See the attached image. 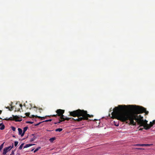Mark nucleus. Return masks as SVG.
I'll use <instances>...</instances> for the list:
<instances>
[{"label": "nucleus", "instance_id": "f257e3e1", "mask_svg": "<svg viewBox=\"0 0 155 155\" xmlns=\"http://www.w3.org/2000/svg\"><path fill=\"white\" fill-rule=\"evenodd\" d=\"M144 112L146 114H148L149 113L146 109L142 107L133 105H119L114 107L111 114L112 117L123 122L129 120L130 124L134 125L136 124L134 121V120L140 125L138 128L141 126H143L144 128V125L148 124L147 121H144L143 117L140 115H137L138 114Z\"/></svg>", "mask_w": 155, "mask_h": 155}, {"label": "nucleus", "instance_id": "f03ea898", "mask_svg": "<svg viewBox=\"0 0 155 155\" xmlns=\"http://www.w3.org/2000/svg\"><path fill=\"white\" fill-rule=\"evenodd\" d=\"M69 114L71 116L78 117V118L75 119L73 118H71L72 120H73L78 122H80L83 120H87L88 119V117L90 118L93 117V115H90L87 114V111L79 109L73 111L69 112Z\"/></svg>", "mask_w": 155, "mask_h": 155}, {"label": "nucleus", "instance_id": "7ed1b4c3", "mask_svg": "<svg viewBox=\"0 0 155 155\" xmlns=\"http://www.w3.org/2000/svg\"><path fill=\"white\" fill-rule=\"evenodd\" d=\"M12 117H10L8 118H6L2 120H15V121H21L22 120L21 119L22 117L21 116L19 117L17 115L15 116L13 115H12Z\"/></svg>", "mask_w": 155, "mask_h": 155}, {"label": "nucleus", "instance_id": "20e7f679", "mask_svg": "<svg viewBox=\"0 0 155 155\" xmlns=\"http://www.w3.org/2000/svg\"><path fill=\"white\" fill-rule=\"evenodd\" d=\"M56 112L57 114L56 115H52V116L54 117H57V116H60V117H59V119H61V117H64V115H63V114L64 113V110L59 109L57 110Z\"/></svg>", "mask_w": 155, "mask_h": 155}, {"label": "nucleus", "instance_id": "39448f33", "mask_svg": "<svg viewBox=\"0 0 155 155\" xmlns=\"http://www.w3.org/2000/svg\"><path fill=\"white\" fill-rule=\"evenodd\" d=\"M155 124V120L153 121L152 122H150L149 125V124H145L144 126V129L146 130H147L150 129L153 124Z\"/></svg>", "mask_w": 155, "mask_h": 155}, {"label": "nucleus", "instance_id": "423d86ee", "mask_svg": "<svg viewBox=\"0 0 155 155\" xmlns=\"http://www.w3.org/2000/svg\"><path fill=\"white\" fill-rule=\"evenodd\" d=\"M13 147V145L12 146H11L4 148L3 149L2 154L3 155H5L8 151L10 150Z\"/></svg>", "mask_w": 155, "mask_h": 155}, {"label": "nucleus", "instance_id": "0eeeda50", "mask_svg": "<svg viewBox=\"0 0 155 155\" xmlns=\"http://www.w3.org/2000/svg\"><path fill=\"white\" fill-rule=\"evenodd\" d=\"M71 118H68V117H66L64 118V117H61V119H59V122H61L62 121H64L65 120H69Z\"/></svg>", "mask_w": 155, "mask_h": 155}, {"label": "nucleus", "instance_id": "6e6552de", "mask_svg": "<svg viewBox=\"0 0 155 155\" xmlns=\"http://www.w3.org/2000/svg\"><path fill=\"white\" fill-rule=\"evenodd\" d=\"M28 128V127H25L24 128L23 133H22V134H21V137H23L24 135L25 132L27 130Z\"/></svg>", "mask_w": 155, "mask_h": 155}, {"label": "nucleus", "instance_id": "1a4fd4ad", "mask_svg": "<svg viewBox=\"0 0 155 155\" xmlns=\"http://www.w3.org/2000/svg\"><path fill=\"white\" fill-rule=\"evenodd\" d=\"M0 126H1V127H0V130H3L5 129V126L3 123L0 124Z\"/></svg>", "mask_w": 155, "mask_h": 155}, {"label": "nucleus", "instance_id": "9d476101", "mask_svg": "<svg viewBox=\"0 0 155 155\" xmlns=\"http://www.w3.org/2000/svg\"><path fill=\"white\" fill-rule=\"evenodd\" d=\"M18 133L19 135H21V134H22V130L20 128H18Z\"/></svg>", "mask_w": 155, "mask_h": 155}, {"label": "nucleus", "instance_id": "9b49d317", "mask_svg": "<svg viewBox=\"0 0 155 155\" xmlns=\"http://www.w3.org/2000/svg\"><path fill=\"white\" fill-rule=\"evenodd\" d=\"M56 139V138L55 137H52L49 140L51 143L53 142V141Z\"/></svg>", "mask_w": 155, "mask_h": 155}, {"label": "nucleus", "instance_id": "f8f14e48", "mask_svg": "<svg viewBox=\"0 0 155 155\" xmlns=\"http://www.w3.org/2000/svg\"><path fill=\"white\" fill-rule=\"evenodd\" d=\"M34 144H27L25 146H24V148H26L30 147V146H32L33 145H34Z\"/></svg>", "mask_w": 155, "mask_h": 155}, {"label": "nucleus", "instance_id": "ddd939ff", "mask_svg": "<svg viewBox=\"0 0 155 155\" xmlns=\"http://www.w3.org/2000/svg\"><path fill=\"white\" fill-rule=\"evenodd\" d=\"M38 117V118H43V119H45V117H41L40 116H35L34 115H32V117Z\"/></svg>", "mask_w": 155, "mask_h": 155}, {"label": "nucleus", "instance_id": "4468645a", "mask_svg": "<svg viewBox=\"0 0 155 155\" xmlns=\"http://www.w3.org/2000/svg\"><path fill=\"white\" fill-rule=\"evenodd\" d=\"M36 137L34 136L33 138H32L30 140V142H32L35 140L36 139Z\"/></svg>", "mask_w": 155, "mask_h": 155}, {"label": "nucleus", "instance_id": "2eb2a0df", "mask_svg": "<svg viewBox=\"0 0 155 155\" xmlns=\"http://www.w3.org/2000/svg\"><path fill=\"white\" fill-rule=\"evenodd\" d=\"M63 129L62 128H59L56 129L55 130V131L56 132H57V131L60 132V131H61Z\"/></svg>", "mask_w": 155, "mask_h": 155}, {"label": "nucleus", "instance_id": "dca6fc26", "mask_svg": "<svg viewBox=\"0 0 155 155\" xmlns=\"http://www.w3.org/2000/svg\"><path fill=\"white\" fill-rule=\"evenodd\" d=\"M24 145V143H22L21 145L20 146V147H19V149H20V150H21L22 149V147Z\"/></svg>", "mask_w": 155, "mask_h": 155}, {"label": "nucleus", "instance_id": "f3484780", "mask_svg": "<svg viewBox=\"0 0 155 155\" xmlns=\"http://www.w3.org/2000/svg\"><path fill=\"white\" fill-rule=\"evenodd\" d=\"M4 143H3L0 146V151L2 149V148L3 147Z\"/></svg>", "mask_w": 155, "mask_h": 155}, {"label": "nucleus", "instance_id": "a211bd4d", "mask_svg": "<svg viewBox=\"0 0 155 155\" xmlns=\"http://www.w3.org/2000/svg\"><path fill=\"white\" fill-rule=\"evenodd\" d=\"M18 143V141H15V143H14L15 146V147H16Z\"/></svg>", "mask_w": 155, "mask_h": 155}, {"label": "nucleus", "instance_id": "6ab92c4d", "mask_svg": "<svg viewBox=\"0 0 155 155\" xmlns=\"http://www.w3.org/2000/svg\"><path fill=\"white\" fill-rule=\"evenodd\" d=\"M152 145V144H143V146H149Z\"/></svg>", "mask_w": 155, "mask_h": 155}, {"label": "nucleus", "instance_id": "aec40b11", "mask_svg": "<svg viewBox=\"0 0 155 155\" xmlns=\"http://www.w3.org/2000/svg\"><path fill=\"white\" fill-rule=\"evenodd\" d=\"M13 131H15L16 130V128L14 127H11Z\"/></svg>", "mask_w": 155, "mask_h": 155}, {"label": "nucleus", "instance_id": "412c9836", "mask_svg": "<svg viewBox=\"0 0 155 155\" xmlns=\"http://www.w3.org/2000/svg\"><path fill=\"white\" fill-rule=\"evenodd\" d=\"M40 147H39L38 148H36V149L34 150V153H35V152H37V151H38L39 150V149H40Z\"/></svg>", "mask_w": 155, "mask_h": 155}, {"label": "nucleus", "instance_id": "4be33fe9", "mask_svg": "<svg viewBox=\"0 0 155 155\" xmlns=\"http://www.w3.org/2000/svg\"><path fill=\"white\" fill-rule=\"evenodd\" d=\"M52 121V120L51 119L46 120L45 121H44L43 122H48V121Z\"/></svg>", "mask_w": 155, "mask_h": 155}, {"label": "nucleus", "instance_id": "5701e85b", "mask_svg": "<svg viewBox=\"0 0 155 155\" xmlns=\"http://www.w3.org/2000/svg\"><path fill=\"white\" fill-rule=\"evenodd\" d=\"M135 145L136 146H143V144H137Z\"/></svg>", "mask_w": 155, "mask_h": 155}, {"label": "nucleus", "instance_id": "b1692460", "mask_svg": "<svg viewBox=\"0 0 155 155\" xmlns=\"http://www.w3.org/2000/svg\"><path fill=\"white\" fill-rule=\"evenodd\" d=\"M25 114L27 116H29L30 113H26Z\"/></svg>", "mask_w": 155, "mask_h": 155}, {"label": "nucleus", "instance_id": "393cba45", "mask_svg": "<svg viewBox=\"0 0 155 155\" xmlns=\"http://www.w3.org/2000/svg\"><path fill=\"white\" fill-rule=\"evenodd\" d=\"M26 123H27L32 124H33V122H31V121H27Z\"/></svg>", "mask_w": 155, "mask_h": 155}, {"label": "nucleus", "instance_id": "a878e982", "mask_svg": "<svg viewBox=\"0 0 155 155\" xmlns=\"http://www.w3.org/2000/svg\"><path fill=\"white\" fill-rule=\"evenodd\" d=\"M13 107H11L10 109H9V110L10 111H12L13 110Z\"/></svg>", "mask_w": 155, "mask_h": 155}, {"label": "nucleus", "instance_id": "bb28decb", "mask_svg": "<svg viewBox=\"0 0 155 155\" xmlns=\"http://www.w3.org/2000/svg\"><path fill=\"white\" fill-rule=\"evenodd\" d=\"M14 152H15V150H12V153H11V154L12 155H14Z\"/></svg>", "mask_w": 155, "mask_h": 155}, {"label": "nucleus", "instance_id": "cd10ccee", "mask_svg": "<svg viewBox=\"0 0 155 155\" xmlns=\"http://www.w3.org/2000/svg\"><path fill=\"white\" fill-rule=\"evenodd\" d=\"M41 123V122H39V123H38L37 124H35V126H38V125H39Z\"/></svg>", "mask_w": 155, "mask_h": 155}, {"label": "nucleus", "instance_id": "c85d7f7f", "mask_svg": "<svg viewBox=\"0 0 155 155\" xmlns=\"http://www.w3.org/2000/svg\"><path fill=\"white\" fill-rule=\"evenodd\" d=\"M19 106L21 108V109H22V105L21 104H20L19 105Z\"/></svg>", "mask_w": 155, "mask_h": 155}, {"label": "nucleus", "instance_id": "c756f323", "mask_svg": "<svg viewBox=\"0 0 155 155\" xmlns=\"http://www.w3.org/2000/svg\"><path fill=\"white\" fill-rule=\"evenodd\" d=\"M61 123V122H59V121H58V122H54V124H58V123Z\"/></svg>", "mask_w": 155, "mask_h": 155}, {"label": "nucleus", "instance_id": "7c9ffc66", "mask_svg": "<svg viewBox=\"0 0 155 155\" xmlns=\"http://www.w3.org/2000/svg\"><path fill=\"white\" fill-rule=\"evenodd\" d=\"M5 108L7 109H8L9 110V109H10V108L9 107H5Z\"/></svg>", "mask_w": 155, "mask_h": 155}, {"label": "nucleus", "instance_id": "2f4dec72", "mask_svg": "<svg viewBox=\"0 0 155 155\" xmlns=\"http://www.w3.org/2000/svg\"><path fill=\"white\" fill-rule=\"evenodd\" d=\"M144 128H140L139 129L140 130H142Z\"/></svg>", "mask_w": 155, "mask_h": 155}, {"label": "nucleus", "instance_id": "473e14b6", "mask_svg": "<svg viewBox=\"0 0 155 155\" xmlns=\"http://www.w3.org/2000/svg\"><path fill=\"white\" fill-rule=\"evenodd\" d=\"M136 149H138V150H141V149H142L141 148H137Z\"/></svg>", "mask_w": 155, "mask_h": 155}, {"label": "nucleus", "instance_id": "72a5a7b5", "mask_svg": "<svg viewBox=\"0 0 155 155\" xmlns=\"http://www.w3.org/2000/svg\"><path fill=\"white\" fill-rule=\"evenodd\" d=\"M20 109L19 108L17 110V111H20Z\"/></svg>", "mask_w": 155, "mask_h": 155}, {"label": "nucleus", "instance_id": "f704fd0d", "mask_svg": "<svg viewBox=\"0 0 155 155\" xmlns=\"http://www.w3.org/2000/svg\"><path fill=\"white\" fill-rule=\"evenodd\" d=\"M2 110H0V114H2Z\"/></svg>", "mask_w": 155, "mask_h": 155}, {"label": "nucleus", "instance_id": "c9c22d12", "mask_svg": "<svg viewBox=\"0 0 155 155\" xmlns=\"http://www.w3.org/2000/svg\"><path fill=\"white\" fill-rule=\"evenodd\" d=\"M34 150V149H32V150H31V151H33Z\"/></svg>", "mask_w": 155, "mask_h": 155}, {"label": "nucleus", "instance_id": "e433bc0d", "mask_svg": "<svg viewBox=\"0 0 155 155\" xmlns=\"http://www.w3.org/2000/svg\"><path fill=\"white\" fill-rule=\"evenodd\" d=\"M39 110H42V108H40L39 109Z\"/></svg>", "mask_w": 155, "mask_h": 155}, {"label": "nucleus", "instance_id": "4c0bfd02", "mask_svg": "<svg viewBox=\"0 0 155 155\" xmlns=\"http://www.w3.org/2000/svg\"><path fill=\"white\" fill-rule=\"evenodd\" d=\"M0 119H2L1 117H0Z\"/></svg>", "mask_w": 155, "mask_h": 155}, {"label": "nucleus", "instance_id": "58836bf2", "mask_svg": "<svg viewBox=\"0 0 155 155\" xmlns=\"http://www.w3.org/2000/svg\"><path fill=\"white\" fill-rule=\"evenodd\" d=\"M32 136H34V134H32Z\"/></svg>", "mask_w": 155, "mask_h": 155}, {"label": "nucleus", "instance_id": "ea45409f", "mask_svg": "<svg viewBox=\"0 0 155 155\" xmlns=\"http://www.w3.org/2000/svg\"><path fill=\"white\" fill-rule=\"evenodd\" d=\"M10 155H12V154H11Z\"/></svg>", "mask_w": 155, "mask_h": 155}]
</instances>
